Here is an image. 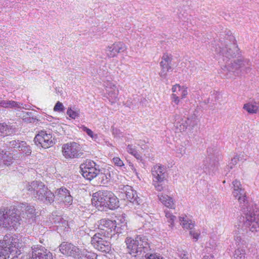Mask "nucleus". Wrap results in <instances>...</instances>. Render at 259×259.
<instances>
[{"label":"nucleus","instance_id":"obj_54","mask_svg":"<svg viewBox=\"0 0 259 259\" xmlns=\"http://www.w3.org/2000/svg\"><path fill=\"white\" fill-rule=\"evenodd\" d=\"M19 256L18 254H17L13 256V257H11V259H30L27 255L21 256V258Z\"/></svg>","mask_w":259,"mask_h":259},{"label":"nucleus","instance_id":"obj_62","mask_svg":"<svg viewBox=\"0 0 259 259\" xmlns=\"http://www.w3.org/2000/svg\"><path fill=\"white\" fill-rule=\"evenodd\" d=\"M106 231H107V233H109V231H108V230L105 229Z\"/></svg>","mask_w":259,"mask_h":259},{"label":"nucleus","instance_id":"obj_51","mask_svg":"<svg viewBox=\"0 0 259 259\" xmlns=\"http://www.w3.org/2000/svg\"><path fill=\"white\" fill-rule=\"evenodd\" d=\"M138 145L140 146L142 149H145L147 148V147L145 145V144L146 143L145 140H138L137 143H136Z\"/></svg>","mask_w":259,"mask_h":259},{"label":"nucleus","instance_id":"obj_59","mask_svg":"<svg viewBox=\"0 0 259 259\" xmlns=\"http://www.w3.org/2000/svg\"><path fill=\"white\" fill-rule=\"evenodd\" d=\"M230 40H234V37H233V36H231V37H230Z\"/></svg>","mask_w":259,"mask_h":259},{"label":"nucleus","instance_id":"obj_8","mask_svg":"<svg viewBox=\"0 0 259 259\" xmlns=\"http://www.w3.org/2000/svg\"><path fill=\"white\" fill-rule=\"evenodd\" d=\"M109 239L105 235L100 233H96L92 238L91 242L94 247L101 252L107 253L111 250Z\"/></svg>","mask_w":259,"mask_h":259},{"label":"nucleus","instance_id":"obj_52","mask_svg":"<svg viewBox=\"0 0 259 259\" xmlns=\"http://www.w3.org/2000/svg\"><path fill=\"white\" fill-rule=\"evenodd\" d=\"M180 88L181 86L178 84H176L175 85H174L171 89L173 94H175V93H176L178 95V93H179V91L180 90Z\"/></svg>","mask_w":259,"mask_h":259},{"label":"nucleus","instance_id":"obj_32","mask_svg":"<svg viewBox=\"0 0 259 259\" xmlns=\"http://www.w3.org/2000/svg\"><path fill=\"white\" fill-rule=\"evenodd\" d=\"M235 259H244L246 256L245 250L243 248H238L234 254Z\"/></svg>","mask_w":259,"mask_h":259},{"label":"nucleus","instance_id":"obj_27","mask_svg":"<svg viewBox=\"0 0 259 259\" xmlns=\"http://www.w3.org/2000/svg\"><path fill=\"white\" fill-rule=\"evenodd\" d=\"M99 180L102 184H107L111 178L110 171L108 169H104L103 172H99Z\"/></svg>","mask_w":259,"mask_h":259},{"label":"nucleus","instance_id":"obj_30","mask_svg":"<svg viewBox=\"0 0 259 259\" xmlns=\"http://www.w3.org/2000/svg\"><path fill=\"white\" fill-rule=\"evenodd\" d=\"M3 156L4 157H3L2 163H4L7 165H10L13 163L14 158L11 153H9L8 154H7L4 151Z\"/></svg>","mask_w":259,"mask_h":259},{"label":"nucleus","instance_id":"obj_14","mask_svg":"<svg viewBox=\"0 0 259 259\" xmlns=\"http://www.w3.org/2000/svg\"><path fill=\"white\" fill-rule=\"evenodd\" d=\"M59 250L62 254L74 258H79L81 252L78 247L66 242H63L60 245Z\"/></svg>","mask_w":259,"mask_h":259},{"label":"nucleus","instance_id":"obj_25","mask_svg":"<svg viewBox=\"0 0 259 259\" xmlns=\"http://www.w3.org/2000/svg\"><path fill=\"white\" fill-rule=\"evenodd\" d=\"M243 108L249 114H255L258 111L259 104L255 102H249L245 104Z\"/></svg>","mask_w":259,"mask_h":259},{"label":"nucleus","instance_id":"obj_12","mask_svg":"<svg viewBox=\"0 0 259 259\" xmlns=\"http://www.w3.org/2000/svg\"><path fill=\"white\" fill-rule=\"evenodd\" d=\"M119 189L120 190L119 196L121 198L134 204H139L140 199L138 197L136 191L134 190L132 187L128 185H121Z\"/></svg>","mask_w":259,"mask_h":259},{"label":"nucleus","instance_id":"obj_22","mask_svg":"<svg viewBox=\"0 0 259 259\" xmlns=\"http://www.w3.org/2000/svg\"><path fill=\"white\" fill-rule=\"evenodd\" d=\"M20 207L21 210L23 212V218L30 219L33 218L35 215V209L34 206L22 203Z\"/></svg>","mask_w":259,"mask_h":259},{"label":"nucleus","instance_id":"obj_21","mask_svg":"<svg viewBox=\"0 0 259 259\" xmlns=\"http://www.w3.org/2000/svg\"><path fill=\"white\" fill-rule=\"evenodd\" d=\"M97 225L99 229L102 230H105V229L109 230L110 232L112 230H115L117 227L115 221H112L106 219H103L99 221Z\"/></svg>","mask_w":259,"mask_h":259},{"label":"nucleus","instance_id":"obj_1","mask_svg":"<svg viewBox=\"0 0 259 259\" xmlns=\"http://www.w3.org/2000/svg\"><path fill=\"white\" fill-rule=\"evenodd\" d=\"M233 191L232 195L237 199L241 209L245 216L243 218V228L246 232H256L259 231V211L253 209L248 203L246 192L242 189L240 182L235 180L232 182Z\"/></svg>","mask_w":259,"mask_h":259},{"label":"nucleus","instance_id":"obj_23","mask_svg":"<svg viewBox=\"0 0 259 259\" xmlns=\"http://www.w3.org/2000/svg\"><path fill=\"white\" fill-rule=\"evenodd\" d=\"M49 220L52 224H54L57 227L66 228L67 222L60 215H57L56 212L53 213L49 218Z\"/></svg>","mask_w":259,"mask_h":259},{"label":"nucleus","instance_id":"obj_19","mask_svg":"<svg viewBox=\"0 0 259 259\" xmlns=\"http://www.w3.org/2000/svg\"><path fill=\"white\" fill-rule=\"evenodd\" d=\"M107 98L112 103L116 102L118 100V90L116 85L111 81H107L104 83Z\"/></svg>","mask_w":259,"mask_h":259},{"label":"nucleus","instance_id":"obj_48","mask_svg":"<svg viewBox=\"0 0 259 259\" xmlns=\"http://www.w3.org/2000/svg\"><path fill=\"white\" fill-rule=\"evenodd\" d=\"M161 182H153V184L154 186L155 189L158 191H161L163 190V187L161 184Z\"/></svg>","mask_w":259,"mask_h":259},{"label":"nucleus","instance_id":"obj_44","mask_svg":"<svg viewBox=\"0 0 259 259\" xmlns=\"http://www.w3.org/2000/svg\"><path fill=\"white\" fill-rule=\"evenodd\" d=\"M188 94V91L187 89L186 88L184 87H181L180 88V90L179 91V93H178V96H180L181 98H184L186 97V96Z\"/></svg>","mask_w":259,"mask_h":259},{"label":"nucleus","instance_id":"obj_46","mask_svg":"<svg viewBox=\"0 0 259 259\" xmlns=\"http://www.w3.org/2000/svg\"><path fill=\"white\" fill-rule=\"evenodd\" d=\"M126 151L130 154L133 155L136 152V148L132 145H128L126 148Z\"/></svg>","mask_w":259,"mask_h":259},{"label":"nucleus","instance_id":"obj_61","mask_svg":"<svg viewBox=\"0 0 259 259\" xmlns=\"http://www.w3.org/2000/svg\"><path fill=\"white\" fill-rule=\"evenodd\" d=\"M127 106H130V104H128L127 105Z\"/></svg>","mask_w":259,"mask_h":259},{"label":"nucleus","instance_id":"obj_58","mask_svg":"<svg viewBox=\"0 0 259 259\" xmlns=\"http://www.w3.org/2000/svg\"><path fill=\"white\" fill-rule=\"evenodd\" d=\"M235 240L237 242L239 243L241 240V238L240 236H236L235 238Z\"/></svg>","mask_w":259,"mask_h":259},{"label":"nucleus","instance_id":"obj_26","mask_svg":"<svg viewBox=\"0 0 259 259\" xmlns=\"http://www.w3.org/2000/svg\"><path fill=\"white\" fill-rule=\"evenodd\" d=\"M159 200L166 207L170 208H175V203L172 198L166 195H159L158 196Z\"/></svg>","mask_w":259,"mask_h":259},{"label":"nucleus","instance_id":"obj_49","mask_svg":"<svg viewBox=\"0 0 259 259\" xmlns=\"http://www.w3.org/2000/svg\"><path fill=\"white\" fill-rule=\"evenodd\" d=\"M190 234L191 236L193 237V239H194L195 241H197L198 239L199 236L200 235L199 233L194 231H190Z\"/></svg>","mask_w":259,"mask_h":259},{"label":"nucleus","instance_id":"obj_50","mask_svg":"<svg viewBox=\"0 0 259 259\" xmlns=\"http://www.w3.org/2000/svg\"><path fill=\"white\" fill-rule=\"evenodd\" d=\"M112 134L116 137H120L121 135V132L116 127H112Z\"/></svg>","mask_w":259,"mask_h":259},{"label":"nucleus","instance_id":"obj_16","mask_svg":"<svg viewBox=\"0 0 259 259\" xmlns=\"http://www.w3.org/2000/svg\"><path fill=\"white\" fill-rule=\"evenodd\" d=\"M126 50V47L124 44L122 42H116L108 46L105 49V53L108 58H114L116 57L118 53L124 52Z\"/></svg>","mask_w":259,"mask_h":259},{"label":"nucleus","instance_id":"obj_28","mask_svg":"<svg viewBox=\"0 0 259 259\" xmlns=\"http://www.w3.org/2000/svg\"><path fill=\"white\" fill-rule=\"evenodd\" d=\"M161 61L160 62V67H164L171 69V61L172 56L167 53H164L161 58Z\"/></svg>","mask_w":259,"mask_h":259},{"label":"nucleus","instance_id":"obj_2","mask_svg":"<svg viewBox=\"0 0 259 259\" xmlns=\"http://www.w3.org/2000/svg\"><path fill=\"white\" fill-rule=\"evenodd\" d=\"M92 204L98 210L114 209L118 207V200L114 194L109 191L100 190L93 194Z\"/></svg>","mask_w":259,"mask_h":259},{"label":"nucleus","instance_id":"obj_41","mask_svg":"<svg viewBox=\"0 0 259 259\" xmlns=\"http://www.w3.org/2000/svg\"><path fill=\"white\" fill-rule=\"evenodd\" d=\"M65 109L64 106L63 104L59 101H58L54 107V110L57 112H63Z\"/></svg>","mask_w":259,"mask_h":259},{"label":"nucleus","instance_id":"obj_63","mask_svg":"<svg viewBox=\"0 0 259 259\" xmlns=\"http://www.w3.org/2000/svg\"><path fill=\"white\" fill-rule=\"evenodd\" d=\"M209 99H210L209 98V99H208V103H209Z\"/></svg>","mask_w":259,"mask_h":259},{"label":"nucleus","instance_id":"obj_42","mask_svg":"<svg viewBox=\"0 0 259 259\" xmlns=\"http://www.w3.org/2000/svg\"><path fill=\"white\" fill-rule=\"evenodd\" d=\"M7 127L6 128V135H11L15 132V126L13 125L6 124Z\"/></svg>","mask_w":259,"mask_h":259},{"label":"nucleus","instance_id":"obj_10","mask_svg":"<svg viewBox=\"0 0 259 259\" xmlns=\"http://www.w3.org/2000/svg\"><path fill=\"white\" fill-rule=\"evenodd\" d=\"M218 47L215 49V52L223 56L225 58L223 59L224 61L226 62L229 59L236 57L239 54V49L236 44L233 42L229 45L226 44L225 48L222 47L220 45H218Z\"/></svg>","mask_w":259,"mask_h":259},{"label":"nucleus","instance_id":"obj_31","mask_svg":"<svg viewBox=\"0 0 259 259\" xmlns=\"http://www.w3.org/2000/svg\"><path fill=\"white\" fill-rule=\"evenodd\" d=\"M20 151L25 154L27 155H29L31 153V149L30 147L28 145L26 142L22 141L20 148L19 149Z\"/></svg>","mask_w":259,"mask_h":259},{"label":"nucleus","instance_id":"obj_34","mask_svg":"<svg viewBox=\"0 0 259 259\" xmlns=\"http://www.w3.org/2000/svg\"><path fill=\"white\" fill-rule=\"evenodd\" d=\"M21 142L22 141L20 140H13L10 141L8 143L9 150H11L12 149H17L18 150H19Z\"/></svg>","mask_w":259,"mask_h":259},{"label":"nucleus","instance_id":"obj_38","mask_svg":"<svg viewBox=\"0 0 259 259\" xmlns=\"http://www.w3.org/2000/svg\"><path fill=\"white\" fill-rule=\"evenodd\" d=\"M242 160V157L240 156V155H236L231 159V162L228 165V166L230 168L232 169L233 166L237 163L238 161Z\"/></svg>","mask_w":259,"mask_h":259},{"label":"nucleus","instance_id":"obj_17","mask_svg":"<svg viewBox=\"0 0 259 259\" xmlns=\"http://www.w3.org/2000/svg\"><path fill=\"white\" fill-rule=\"evenodd\" d=\"M32 257L30 259H52V253L42 246L35 245L32 247Z\"/></svg>","mask_w":259,"mask_h":259},{"label":"nucleus","instance_id":"obj_20","mask_svg":"<svg viewBox=\"0 0 259 259\" xmlns=\"http://www.w3.org/2000/svg\"><path fill=\"white\" fill-rule=\"evenodd\" d=\"M218 165V161L217 158L210 155V154H208L207 157L204 161L203 169L205 172H214L216 170Z\"/></svg>","mask_w":259,"mask_h":259},{"label":"nucleus","instance_id":"obj_53","mask_svg":"<svg viewBox=\"0 0 259 259\" xmlns=\"http://www.w3.org/2000/svg\"><path fill=\"white\" fill-rule=\"evenodd\" d=\"M43 119L45 120H47L49 122H53L54 120H56L57 119L54 118L51 116L49 115H45L44 117H43Z\"/></svg>","mask_w":259,"mask_h":259},{"label":"nucleus","instance_id":"obj_57","mask_svg":"<svg viewBox=\"0 0 259 259\" xmlns=\"http://www.w3.org/2000/svg\"><path fill=\"white\" fill-rule=\"evenodd\" d=\"M4 153V150H0V164H2L3 157H4L3 156V153Z\"/></svg>","mask_w":259,"mask_h":259},{"label":"nucleus","instance_id":"obj_4","mask_svg":"<svg viewBox=\"0 0 259 259\" xmlns=\"http://www.w3.org/2000/svg\"><path fill=\"white\" fill-rule=\"evenodd\" d=\"M19 239L14 236L6 235L4 239L0 240V259H7L13 257L14 255H20L19 248Z\"/></svg>","mask_w":259,"mask_h":259},{"label":"nucleus","instance_id":"obj_37","mask_svg":"<svg viewBox=\"0 0 259 259\" xmlns=\"http://www.w3.org/2000/svg\"><path fill=\"white\" fill-rule=\"evenodd\" d=\"M186 148L184 145H180L178 146L176 149L177 156L181 157L183 156L186 153Z\"/></svg>","mask_w":259,"mask_h":259},{"label":"nucleus","instance_id":"obj_36","mask_svg":"<svg viewBox=\"0 0 259 259\" xmlns=\"http://www.w3.org/2000/svg\"><path fill=\"white\" fill-rule=\"evenodd\" d=\"M82 130L90 136L93 140L96 141L98 138V135L94 134V132L86 126H83L81 127Z\"/></svg>","mask_w":259,"mask_h":259},{"label":"nucleus","instance_id":"obj_5","mask_svg":"<svg viewBox=\"0 0 259 259\" xmlns=\"http://www.w3.org/2000/svg\"><path fill=\"white\" fill-rule=\"evenodd\" d=\"M22 220L18 210L15 208L0 209V226L8 229H16Z\"/></svg>","mask_w":259,"mask_h":259},{"label":"nucleus","instance_id":"obj_55","mask_svg":"<svg viewBox=\"0 0 259 259\" xmlns=\"http://www.w3.org/2000/svg\"><path fill=\"white\" fill-rule=\"evenodd\" d=\"M133 155L138 160L142 159V156L137 151L135 153H134V154Z\"/></svg>","mask_w":259,"mask_h":259},{"label":"nucleus","instance_id":"obj_9","mask_svg":"<svg viewBox=\"0 0 259 259\" xmlns=\"http://www.w3.org/2000/svg\"><path fill=\"white\" fill-rule=\"evenodd\" d=\"M96 164L93 161L87 160L80 166V170L82 176L87 180H92L96 177L100 170L96 167Z\"/></svg>","mask_w":259,"mask_h":259},{"label":"nucleus","instance_id":"obj_39","mask_svg":"<svg viewBox=\"0 0 259 259\" xmlns=\"http://www.w3.org/2000/svg\"><path fill=\"white\" fill-rule=\"evenodd\" d=\"M177 254L179 257L178 259H189L188 253L184 250L178 249Z\"/></svg>","mask_w":259,"mask_h":259},{"label":"nucleus","instance_id":"obj_18","mask_svg":"<svg viewBox=\"0 0 259 259\" xmlns=\"http://www.w3.org/2000/svg\"><path fill=\"white\" fill-rule=\"evenodd\" d=\"M153 182H162L166 178V168L161 164H156L151 168Z\"/></svg>","mask_w":259,"mask_h":259},{"label":"nucleus","instance_id":"obj_60","mask_svg":"<svg viewBox=\"0 0 259 259\" xmlns=\"http://www.w3.org/2000/svg\"><path fill=\"white\" fill-rule=\"evenodd\" d=\"M211 150V149L210 148H209L207 149V152L209 153L210 152V151Z\"/></svg>","mask_w":259,"mask_h":259},{"label":"nucleus","instance_id":"obj_13","mask_svg":"<svg viewBox=\"0 0 259 259\" xmlns=\"http://www.w3.org/2000/svg\"><path fill=\"white\" fill-rule=\"evenodd\" d=\"M54 200L59 203L65 205H70L73 201V197L70 194L69 190L64 187L57 189L54 194Z\"/></svg>","mask_w":259,"mask_h":259},{"label":"nucleus","instance_id":"obj_33","mask_svg":"<svg viewBox=\"0 0 259 259\" xmlns=\"http://www.w3.org/2000/svg\"><path fill=\"white\" fill-rule=\"evenodd\" d=\"M67 114L72 119H75L79 115V110L73 108H68L66 112Z\"/></svg>","mask_w":259,"mask_h":259},{"label":"nucleus","instance_id":"obj_29","mask_svg":"<svg viewBox=\"0 0 259 259\" xmlns=\"http://www.w3.org/2000/svg\"><path fill=\"white\" fill-rule=\"evenodd\" d=\"M179 220L180 224L184 229L192 230L194 227V223L192 220H189L187 216L180 217Z\"/></svg>","mask_w":259,"mask_h":259},{"label":"nucleus","instance_id":"obj_45","mask_svg":"<svg viewBox=\"0 0 259 259\" xmlns=\"http://www.w3.org/2000/svg\"><path fill=\"white\" fill-rule=\"evenodd\" d=\"M172 102L176 105H178L180 102L179 97L177 94H172L171 95Z\"/></svg>","mask_w":259,"mask_h":259},{"label":"nucleus","instance_id":"obj_3","mask_svg":"<svg viewBox=\"0 0 259 259\" xmlns=\"http://www.w3.org/2000/svg\"><path fill=\"white\" fill-rule=\"evenodd\" d=\"M26 189L30 195L46 204H51L54 201V193L41 182L33 181Z\"/></svg>","mask_w":259,"mask_h":259},{"label":"nucleus","instance_id":"obj_15","mask_svg":"<svg viewBox=\"0 0 259 259\" xmlns=\"http://www.w3.org/2000/svg\"><path fill=\"white\" fill-rule=\"evenodd\" d=\"M171 121L173 122L174 126L179 129L180 132L184 131L188 126L193 127L197 123L195 118L193 120L188 118L186 120L182 118L180 115L178 114H175L172 117Z\"/></svg>","mask_w":259,"mask_h":259},{"label":"nucleus","instance_id":"obj_40","mask_svg":"<svg viewBox=\"0 0 259 259\" xmlns=\"http://www.w3.org/2000/svg\"><path fill=\"white\" fill-rule=\"evenodd\" d=\"M112 161L115 165L119 167H123L125 168L124 164L123 163V161L118 157H114L112 159Z\"/></svg>","mask_w":259,"mask_h":259},{"label":"nucleus","instance_id":"obj_35","mask_svg":"<svg viewBox=\"0 0 259 259\" xmlns=\"http://www.w3.org/2000/svg\"><path fill=\"white\" fill-rule=\"evenodd\" d=\"M165 217L167 219V221L170 224L169 226L171 227L174 225V221H175L176 217L172 215L169 211L165 210Z\"/></svg>","mask_w":259,"mask_h":259},{"label":"nucleus","instance_id":"obj_6","mask_svg":"<svg viewBox=\"0 0 259 259\" xmlns=\"http://www.w3.org/2000/svg\"><path fill=\"white\" fill-rule=\"evenodd\" d=\"M62 155L67 159L79 158L83 155L80 145L75 142L64 144L61 148Z\"/></svg>","mask_w":259,"mask_h":259},{"label":"nucleus","instance_id":"obj_11","mask_svg":"<svg viewBox=\"0 0 259 259\" xmlns=\"http://www.w3.org/2000/svg\"><path fill=\"white\" fill-rule=\"evenodd\" d=\"M54 140L51 134L47 133L46 131H41L35 136L33 141L37 146L46 149L54 145Z\"/></svg>","mask_w":259,"mask_h":259},{"label":"nucleus","instance_id":"obj_43","mask_svg":"<svg viewBox=\"0 0 259 259\" xmlns=\"http://www.w3.org/2000/svg\"><path fill=\"white\" fill-rule=\"evenodd\" d=\"M161 70L159 73V75L162 78H165L167 76V72L170 70L168 68H165L164 67H160Z\"/></svg>","mask_w":259,"mask_h":259},{"label":"nucleus","instance_id":"obj_56","mask_svg":"<svg viewBox=\"0 0 259 259\" xmlns=\"http://www.w3.org/2000/svg\"><path fill=\"white\" fill-rule=\"evenodd\" d=\"M203 259H214V256L212 255H205Z\"/></svg>","mask_w":259,"mask_h":259},{"label":"nucleus","instance_id":"obj_24","mask_svg":"<svg viewBox=\"0 0 259 259\" xmlns=\"http://www.w3.org/2000/svg\"><path fill=\"white\" fill-rule=\"evenodd\" d=\"M23 104L12 100H3L0 99V106L5 108H25L22 107Z\"/></svg>","mask_w":259,"mask_h":259},{"label":"nucleus","instance_id":"obj_7","mask_svg":"<svg viewBox=\"0 0 259 259\" xmlns=\"http://www.w3.org/2000/svg\"><path fill=\"white\" fill-rule=\"evenodd\" d=\"M250 66L251 63L247 59L234 60L227 67L228 71L226 74L227 77H231V73H233L235 75H238L241 73L247 72L250 70Z\"/></svg>","mask_w":259,"mask_h":259},{"label":"nucleus","instance_id":"obj_47","mask_svg":"<svg viewBox=\"0 0 259 259\" xmlns=\"http://www.w3.org/2000/svg\"><path fill=\"white\" fill-rule=\"evenodd\" d=\"M6 123H0V136L6 135Z\"/></svg>","mask_w":259,"mask_h":259}]
</instances>
